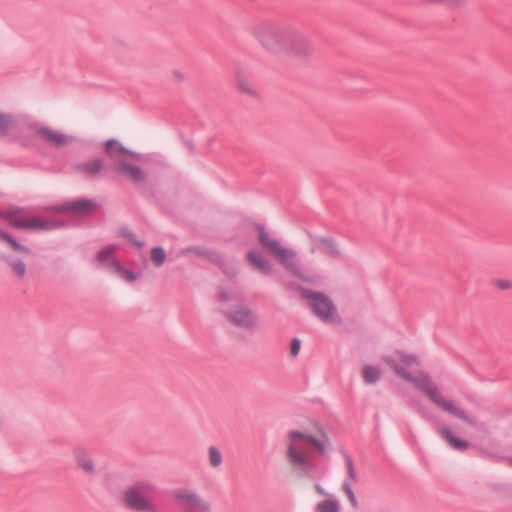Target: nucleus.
Returning <instances> with one entry per match:
<instances>
[{
	"instance_id": "nucleus-16",
	"label": "nucleus",
	"mask_w": 512,
	"mask_h": 512,
	"mask_svg": "<svg viewBox=\"0 0 512 512\" xmlns=\"http://www.w3.org/2000/svg\"><path fill=\"white\" fill-rule=\"evenodd\" d=\"M249 264L263 274H270L272 271L271 263L258 251H250L247 253Z\"/></svg>"
},
{
	"instance_id": "nucleus-6",
	"label": "nucleus",
	"mask_w": 512,
	"mask_h": 512,
	"mask_svg": "<svg viewBox=\"0 0 512 512\" xmlns=\"http://www.w3.org/2000/svg\"><path fill=\"white\" fill-rule=\"evenodd\" d=\"M258 242L260 246L279 263L295 275L300 276L301 269L297 261V252L276 238L272 237L262 227H258Z\"/></svg>"
},
{
	"instance_id": "nucleus-24",
	"label": "nucleus",
	"mask_w": 512,
	"mask_h": 512,
	"mask_svg": "<svg viewBox=\"0 0 512 512\" xmlns=\"http://www.w3.org/2000/svg\"><path fill=\"white\" fill-rule=\"evenodd\" d=\"M440 434L443 438H445L449 442V444L453 448L459 449V450L467 449L468 443L464 440L454 437L449 429H447V428L441 429Z\"/></svg>"
},
{
	"instance_id": "nucleus-17",
	"label": "nucleus",
	"mask_w": 512,
	"mask_h": 512,
	"mask_svg": "<svg viewBox=\"0 0 512 512\" xmlns=\"http://www.w3.org/2000/svg\"><path fill=\"white\" fill-rule=\"evenodd\" d=\"M34 130L37 135L44 138L46 142L56 145L57 147L64 146V134L56 132L47 127H37L35 124Z\"/></svg>"
},
{
	"instance_id": "nucleus-11",
	"label": "nucleus",
	"mask_w": 512,
	"mask_h": 512,
	"mask_svg": "<svg viewBox=\"0 0 512 512\" xmlns=\"http://www.w3.org/2000/svg\"><path fill=\"white\" fill-rule=\"evenodd\" d=\"M173 499L184 512H211V503L194 491L177 489Z\"/></svg>"
},
{
	"instance_id": "nucleus-31",
	"label": "nucleus",
	"mask_w": 512,
	"mask_h": 512,
	"mask_svg": "<svg viewBox=\"0 0 512 512\" xmlns=\"http://www.w3.org/2000/svg\"><path fill=\"white\" fill-rule=\"evenodd\" d=\"M47 366L49 369H57L61 367V360L58 359L56 353H51L48 355Z\"/></svg>"
},
{
	"instance_id": "nucleus-2",
	"label": "nucleus",
	"mask_w": 512,
	"mask_h": 512,
	"mask_svg": "<svg viewBox=\"0 0 512 512\" xmlns=\"http://www.w3.org/2000/svg\"><path fill=\"white\" fill-rule=\"evenodd\" d=\"M307 447L318 454H324L330 447L324 427L316 420L309 419L301 428L287 433L286 456L293 467H306L309 464Z\"/></svg>"
},
{
	"instance_id": "nucleus-36",
	"label": "nucleus",
	"mask_w": 512,
	"mask_h": 512,
	"mask_svg": "<svg viewBox=\"0 0 512 512\" xmlns=\"http://www.w3.org/2000/svg\"><path fill=\"white\" fill-rule=\"evenodd\" d=\"M53 210L58 213H64V203L55 206Z\"/></svg>"
},
{
	"instance_id": "nucleus-21",
	"label": "nucleus",
	"mask_w": 512,
	"mask_h": 512,
	"mask_svg": "<svg viewBox=\"0 0 512 512\" xmlns=\"http://www.w3.org/2000/svg\"><path fill=\"white\" fill-rule=\"evenodd\" d=\"M0 240L7 242L11 248L22 254H30L31 249L26 247L25 245L19 243L13 236H11L8 232L0 229Z\"/></svg>"
},
{
	"instance_id": "nucleus-29",
	"label": "nucleus",
	"mask_w": 512,
	"mask_h": 512,
	"mask_svg": "<svg viewBox=\"0 0 512 512\" xmlns=\"http://www.w3.org/2000/svg\"><path fill=\"white\" fill-rule=\"evenodd\" d=\"M342 489H343V492L345 493V495L347 496L350 505L353 508H357L358 507V501H357L355 493L353 492V490L351 488V485L349 483H347V482H344L343 486H342Z\"/></svg>"
},
{
	"instance_id": "nucleus-38",
	"label": "nucleus",
	"mask_w": 512,
	"mask_h": 512,
	"mask_svg": "<svg viewBox=\"0 0 512 512\" xmlns=\"http://www.w3.org/2000/svg\"><path fill=\"white\" fill-rule=\"evenodd\" d=\"M74 138L72 136L70 137H67L65 138V141H66V144L69 142V141H72Z\"/></svg>"
},
{
	"instance_id": "nucleus-20",
	"label": "nucleus",
	"mask_w": 512,
	"mask_h": 512,
	"mask_svg": "<svg viewBox=\"0 0 512 512\" xmlns=\"http://www.w3.org/2000/svg\"><path fill=\"white\" fill-rule=\"evenodd\" d=\"M115 251H116L115 247H107L97 254V261L103 267L109 268L112 272H113V262H117L114 257Z\"/></svg>"
},
{
	"instance_id": "nucleus-4",
	"label": "nucleus",
	"mask_w": 512,
	"mask_h": 512,
	"mask_svg": "<svg viewBox=\"0 0 512 512\" xmlns=\"http://www.w3.org/2000/svg\"><path fill=\"white\" fill-rule=\"evenodd\" d=\"M24 213L25 208L20 206L14 205L7 210L0 208V219L8 221L10 226L21 230L52 231L64 226V221L38 216L25 218L22 217Z\"/></svg>"
},
{
	"instance_id": "nucleus-23",
	"label": "nucleus",
	"mask_w": 512,
	"mask_h": 512,
	"mask_svg": "<svg viewBox=\"0 0 512 512\" xmlns=\"http://www.w3.org/2000/svg\"><path fill=\"white\" fill-rule=\"evenodd\" d=\"M113 273L128 283H134L137 280V274L124 268L119 262H113Z\"/></svg>"
},
{
	"instance_id": "nucleus-1",
	"label": "nucleus",
	"mask_w": 512,
	"mask_h": 512,
	"mask_svg": "<svg viewBox=\"0 0 512 512\" xmlns=\"http://www.w3.org/2000/svg\"><path fill=\"white\" fill-rule=\"evenodd\" d=\"M383 361L387 363L399 377L423 391L438 407L469 424H474V420L471 417L467 416L464 411L458 408L453 402L446 400L441 395L438 388L427 374L414 371V368L419 365V360L415 355L398 351L391 356H384Z\"/></svg>"
},
{
	"instance_id": "nucleus-12",
	"label": "nucleus",
	"mask_w": 512,
	"mask_h": 512,
	"mask_svg": "<svg viewBox=\"0 0 512 512\" xmlns=\"http://www.w3.org/2000/svg\"><path fill=\"white\" fill-rule=\"evenodd\" d=\"M282 56L306 59L314 52L312 42L301 33L291 31Z\"/></svg>"
},
{
	"instance_id": "nucleus-28",
	"label": "nucleus",
	"mask_w": 512,
	"mask_h": 512,
	"mask_svg": "<svg viewBox=\"0 0 512 512\" xmlns=\"http://www.w3.org/2000/svg\"><path fill=\"white\" fill-rule=\"evenodd\" d=\"M166 259V253L162 248H154L151 250V260L156 266H160Z\"/></svg>"
},
{
	"instance_id": "nucleus-14",
	"label": "nucleus",
	"mask_w": 512,
	"mask_h": 512,
	"mask_svg": "<svg viewBox=\"0 0 512 512\" xmlns=\"http://www.w3.org/2000/svg\"><path fill=\"white\" fill-rule=\"evenodd\" d=\"M96 204L89 200H77L66 203V213L69 212L75 216H87L94 213Z\"/></svg>"
},
{
	"instance_id": "nucleus-10",
	"label": "nucleus",
	"mask_w": 512,
	"mask_h": 512,
	"mask_svg": "<svg viewBox=\"0 0 512 512\" xmlns=\"http://www.w3.org/2000/svg\"><path fill=\"white\" fill-rule=\"evenodd\" d=\"M226 318L232 325L246 331H255L259 328L257 313L247 305L232 306L226 311Z\"/></svg>"
},
{
	"instance_id": "nucleus-19",
	"label": "nucleus",
	"mask_w": 512,
	"mask_h": 512,
	"mask_svg": "<svg viewBox=\"0 0 512 512\" xmlns=\"http://www.w3.org/2000/svg\"><path fill=\"white\" fill-rule=\"evenodd\" d=\"M341 505L339 500L335 497L329 496L322 501H319L315 508L314 512H340Z\"/></svg>"
},
{
	"instance_id": "nucleus-3",
	"label": "nucleus",
	"mask_w": 512,
	"mask_h": 512,
	"mask_svg": "<svg viewBox=\"0 0 512 512\" xmlns=\"http://www.w3.org/2000/svg\"><path fill=\"white\" fill-rule=\"evenodd\" d=\"M290 33L291 30L271 21L259 22L252 28V35L264 50L281 56L286 48Z\"/></svg>"
},
{
	"instance_id": "nucleus-25",
	"label": "nucleus",
	"mask_w": 512,
	"mask_h": 512,
	"mask_svg": "<svg viewBox=\"0 0 512 512\" xmlns=\"http://www.w3.org/2000/svg\"><path fill=\"white\" fill-rule=\"evenodd\" d=\"M362 376L365 382L373 384L379 380L381 371L376 366L367 365L363 368Z\"/></svg>"
},
{
	"instance_id": "nucleus-8",
	"label": "nucleus",
	"mask_w": 512,
	"mask_h": 512,
	"mask_svg": "<svg viewBox=\"0 0 512 512\" xmlns=\"http://www.w3.org/2000/svg\"><path fill=\"white\" fill-rule=\"evenodd\" d=\"M301 296L309 302L313 313L322 321L335 323L340 320L336 306L326 294L313 290H301Z\"/></svg>"
},
{
	"instance_id": "nucleus-9",
	"label": "nucleus",
	"mask_w": 512,
	"mask_h": 512,
	"mask_svg": "<svg viewBox=\"0 0 512 512\" xmlns=\"http://www.w3.org/2000/svg\"><path fill=\"white\" fill-rule=\"evenodd\" d=\"M341 254V248L331 238H317L312 241L310 256L306 263L309 266H318L331 262Z\"/></svg>"
},
{
	"instance_id": "nucleus-18",
	"label": "nucleus",
	"mask_w": 512,
	"mask_h": 512,
	"mask_svg": "<svg viewBox=\"0 0 512 512\" xmlns=\"http://www.w3.org/2000/svg\"><path fill=\"white\" fill-rule=\"evenodd\" d=\"M18 129V120L9 113L0 112V137H6Z\"/></svg>"
},
{
	"instance_id": "nucleus-5",
	"label": "nucleus",
	"mask_w": 512,
	"mask_h": 512,
	"mask_svg": "<svg viewBox=\"0 0 512 512\" xmlns=\"http://www.w3.org/2000/svg\"><path fill=\"white\" fill-rule=\"evenodd\" d=\"M105 151L108 157L114 161V170L121 176L134 182H140L146 178L145 171L129 161L130 157L136 158L138 155L124 148L118 141H107Z\"/></svg>"
},
{
	"instance_id": "nucleus-35",
	"label": "nucleus",
	"mask_w": 512,
	"mask_h": 512,
	"mask_svg": "<svg viewBox=\"0 0 512 512\" xmlns=\"http://www.w3.org/2000/svg\"><path fill=\"white\" fill-rule=\"evenodd\" d=\"M314 489H315V491H316L319 495H321V496H327V497H329V496H330V495H328V493H327V491L324 489V487H323L322 485H320V484H316V485L314 486Z\"/></svg>"
},
{
	"instance_id": "nucleus-13",
	"label": "nucleus",
	"mask_w": 512,
	"mask_h": 512,
	"mask_svg": "<svg viewBox=\"0 0 512 512\" xmlns=\"http://www.w3.org/2000/svg\"><path fill=\"white\" fill-rule=\"evenodd\" d=\"M72 460L87 475L95 474V464L87 450L76 447L72 451Z\"/></svg>"
},
{
	"instance_id": "nucleus-27",
	"label": "nucleus",
	"mask_w": 512,
	"mask_h": 512,
	"mask_svg": "<svg viewBox=\"0 0 512 512\" xmlns=\"http://www.w3.org/2000/svg\"><path fill=\"white\" fill-rule=\"evenodd\" d=\"M83 170L89 175H95L103 169V162L100 159H94L82 166Z\"/></svg>"
},
{
	"instance_id": "nucleus-7",
	"label": "nucleus",
	"mask_w": 512,
	"mask_h": 512,
	"mask_svg": "<svg viewBox=\"0 0 512 512\" xmlns=\"http://www.w3.org/2000/svg\"><path fill=\"white\" fill-rule=\"evenodd\" d=\"M155 486L149 482H138L130 486L123 495L124 504L138 512H158L152 495Z\"/></svg>"
},
{
	"instance_id": "nucleus-26",
	"label": "nucleus",
	"mask_w": 512,
	"mask_h": 512,
	"mask_svg": "<svg viewBox=\"0 0 512 512\" xmlns=\"http://www.w3.org/2000/svg\"><path fill=\"white\" fill-rule=\"evenodd\" d=\"M208 462L212 468H218L221 466L223 462V456L217 447L211 446L208 448Z\"/></svg>"
},
{
	"instance_id": "nucleus-15",
	"label": "nucleus",
	"mask_w": 512,
	"mask_h": 512,
	"mask_svg": "<svg viewBox=\"0 0 512 512\" xmlns=\"http://www.w3.org/2000/svg\"><path fill=\"white\" fill-rule=\"evenodd\" d=\"M235 84L237 89L250 97H258L259 92L252 79L243 72H238L235 78Z\"/></svg>"
},
{
	"instance_id": "nucleus-30",
	"label": "nucleus",
	"mask_w": 512,
	"mask_h": 512,
	"mask_svg": "<svg viewBox=\"0 0 512 512\" xmlns=\"http://www.w3.org/2000/svg\"><path fill=\"white\" fill-rule=\"evenodd\" d=\"M493 286L502 291L510 290L512 289V281L509 279H496L493 281Z\"/></svg>"
},
{
	"instance_id": "nucleus-34",
	"label": "nucleus",
	"mask_w": 512,
	"mask_h": 512,
	"mask_svg": "<svg viewBox=\"0 0 512 512\" xmlns=\"http://www.w3.org/2000/svg\"><path fill=\"white\" fill-rule=\"evenodd\" d=\"M466 0H443V4L448 6H461Z\"/></svg>"
},
{
	"instance_id": "nucleus-33",
	"label": "nucleus",
	"mask_w": 512,
	"mask_h": 512,
	"mask_svg": "<svg viewBox=\"0 0 512 512\" xmlns=\"http://www.w3.org/2000/svg\"><path fill=\"white\" fill-rule=\"evenodd\" d=\"M300 346H301L300 341L298 339H293L292 343H291V348H290L291 355H293V356L298 355V353L300 351Z\"/></svg>"
},
{
	"instance_id": "nucleus-22",
	"label": "nucleus",
	"mask_w": 512,
	"mask_h": 512,
	"mask_svg": "<svg viewBox=\"0 0 512 512\" xmlns=\"http://www.w3.org/2000/svg\"><path fill=\"white\" fill-rule=\"evenodd\" d=\"M5 261L12 269L15 276L24 278L26 275V264L22 259L14 258L12 256L5 257Z\"/></svg>"
},
{
	"instance_id": "nucleus-37",
	"label": "nucleus",
	"mask_w": 512,
	"mask_h": 512,
	"mask_svg": "<svg viewBox=\"0 0 512 512\" xmlns=\"http://www.w3.org/2000/svg\"><path fill=\"white\" fill-rule=\"evenodd\" d=\"M348 471H349L350 476L352 478H354L355 477V472H354V468H353L351 463L348 465Z\"/></svg>"
},
{
	"instance_id": "nucleus-32",
	"label": "nucleus",
	"mask_w": 512,
	"mask_h": 512,
	"mask_svg": "<svg viewBox=\"0 0 512 512\" xmlns=\"http://www.w3.org/2000/svg\"><path fill=\"white\" fill-rule=\"evenodd\" d=\"M171 77L174 81L179 82V83L184 82L186 79L185 74L180 70H173L171 72Z\"/></svg>"
}]
</instances>
